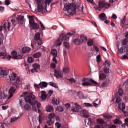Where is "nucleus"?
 Wrapping results in <instances>:
<instances>
[{
  "mask_svg": "<svg viewBox=\"0 0 128 128\" xmlns=\"http://www.w3.org/2000/svg\"><path fill=\"white\" fill-rule=\"evenodd\" d=\"M22 97L25 96L24 99L26 102H28L32 106V110L35 112H38V108L39 112H40V103L36 100V96L32 93H28V92H25L22 94Z\"/></svg>",
  "mask_w": 128,
  "mask_h": 128,
  "instance_id": "nucleus-1",
  "label": "nucleus"
},
{
  "mask_svg": "<svg viewBox=\"0 0 128 128\" xmlns=\"http://www.w3.org/2000/svg\"><path fill=\"white\" fill-rule=\"evenodd\" d=\"M16 74L12 73L9 76V78L11 82H14L16 80V82L13 84V86L9 90V94H10L8 100H10L14 96V92H16V90L22 87V82H20V77H17Z\"/></svg>",
  "mask_w": 128,
  "mask_h": 128,
  "instance_id": "nucleus-2",
  "label": "nucleus"
},
{
  "mask_svg": "<svg viewBox=\"0 0 128 128\" xmlns=\"http://www.w3.org/2000/svg\"><path fill=\"white\" fill-rule=\"evenodd\" d=\"M128 39H125L122 42V49H120V48L118 47V52L117 53L118 56H120V54H122L126 52V56H124L122 57V60H128Z\"/></svg>",
  "mask_w": 128,
  "mask_h": 128,
  "instance_id": "nucleus-3",
  "label": "nucleus"
},
{
  "mask_svg": "<svg viewBox=\"0 0 128 128\" xmlns=\"http://www.w3.org/2000/svg\"><path fill=\"white\" fill-rule=\"evenodd\" d=\"M52 2V0H46V1L38 0L37 2L38 12H42L44 10V8H46L48 6H50V2Z\"/></svg>",
  "mask_w": 128,
  "mask_h": 128,
  "instance_id": "nucleus-4",
  "label": "nucleus"
},
{
  "mask_svg": "<svg viewBox=\"0 0 128 128\" xmlns=\"http://www.w3.org/2000/svg\"><path fill=\"white\" fill-rule=\"evenodd\" d=\"M28 18H29V22L30 26V28L32 30H36L40 28V25L36 23L34 21V16H28Z\"/></svg>",
  "mask_w": 128,
  "mask_h": 128,
  "instance_id": "nucleus-5",
  "label": "nucleus"
},
{
  "mask_svg": "<svg viewBox=\"0 0 128 128\" xmlns=\"http://www.w3.org/2000/svg\"><path fill=\"white\" fill-rule=\"evenodd\" d=\"M110 8V5L108 3L104 2L102 1H100L98 3V6L96 5L95 8L100 12L102 8Z\"/></svg>",
  "mask_w": 128,
  "mask_h": 128,
  "instance_id": "nucleus-6",
  "label": "nucleus"
},
{
  "mask_svg": "<svg viewBox=\"0 0 128 128\" xmlns=\"http://www.w3.org/2000/svg\"><path fill=\"white\" fill-rule=\"evenodd\" d=\"M0 56H4V58H6L8 60H10V58H12L13 60H22V56L17 55L16 56L12 57L10 56H8L6 52L0 53Z\"/></svg>",
  "mask_w": 128,
  "mask_h": 128,
  "instance_id": "nucleus-7",
  "label": "nucleus"
},
{
  "mask_svg": "<svg viewBox=\"0 0 128 128\" xmlns=\"http://www.w3.org/2000/svg\"><path fill=\"white\" fill-rule=\"evenodd\" d=\"M116 104H120L118 105V108L119 110H122L123 112H124L125 114V116H128V113L126 114V112H125L124 110H126V105L124 104V103L122 104V98H118L116 100Z\"/></svg>",
  "mask_w": 128,
  "mask_h": 128,
  "instance_id": "nucleus-8",
  "label": "nucleus"
},
{
  "mask_svg": "<svg viewBox=\"0 0 128 128\" xmlns=\"http://www.w3.org/2000/svg\"><path fill=\"white\" fill-rule=\"evenodd\" d=\"M66 8L69 14H72L76 11V5L74 4H68L65 5Z\"/></svg>",
  "mask_w": 128,
  "mask_h": 128,
  "instance_id": "nucleus-9",
  "label": "nucleus"
},
{
  "mask_svg": "<svg viewBox=\"0 0 128 128\" xmlns=\"http://www.w3.org/2000/svg\"><path fill=\"white\" fill-rule=\"evenodd\" d=\"M12 26V24L7 21L5 22L3 25V26H0V32H2V29L4 30H6L7 32H10V26Z\"/></svg>",
  "mask_w": 128,
  "mask_h": 128,
  "instance_id": "nucleus-10",
  "label": "nucleus"
},
{
  "mask_svg": "<svg viewBox=\"0 0 128 128\" xmlns=\"http://www.w3.org/2000/svg\"><path fill=\"white\" fill-rule=\"evenodd\" d=\"M69 40H70V38L68 37V36H64V35L61 36L57 40V42H56L57 46H62L63 40L65 42H68Z\"/></svg>",
  "mask_w": 128,
  "mask_h": 128,
  "instance_id": "nucleus-11",
  "label": "nucleus"
},
{
  "mask_svg": "<svg viewBox=\"0 0 128 128\" xmlns=\"http://www.w3.org/2000/svg\"><path fill=\"white\" fill-rule=\"evenodd\" d=\"M82 86H92V84L90 83V79L84 78L82 80Z\"/></svg>",
  "mask_w": 128,
  "mask_h": 128,
  "instance_id": "nucleus-12",
  "label": "nucleus"
},
{
  "mask_svg": "<svg viewBox=\"0 0 128 128\" xmlns=\"http://www.w3.org/2000/svg\"><path fill=\"white\" fill-rule=\"evenodd\" d=\"M34 40L38 44V46H42V41L40 39V33H37L34 36Z\"/></svg>",
  "mask_w": 128,
  "mask_h": 128,
  "instance_id": "nucleus-13",
  "label": "nucleus"
},
{
  "mask_svg": "<svg viewBox=\"0 0 128 128\" xmlns=\"http://www.w3.org/2000/svg\"><path fill=\"white\" fill-rule=\"evenodd\" d=\"M54 72V76H56L57 78H62L64 76L62 72L60 69H56Z\"/></svg>",
  "mask_w": 128,
  "mask_h": 128,
  "instance_id": "nucleus-14",
  "label": "nucleus"
},
{
  "mask_svg": "<svg viewBox=\"0 0 128 128\" xmlns=\"http://www.w3.org/2000/svg\"><path fill=\"white\" fill-rule=\"evenodd\" d=\"M16 20L20 24H24V19L22 16H18V17H16Z\"/></svg>",
  "mask_w": 128,
  "mask_h": 128,
  "instance_id": "nucleus-15",
  "label": "nucleus"
},
{
  "mask_svg": "<svg viewBox=\"0 0 128 128\" xmlns=\"http://www.w3.org/2000/svg\"><path fill=\"white\" fill-rule=\"evenodd\" d=\"M82 116L85 118H88L90 115L88 114V112L86 110L82 111L80 112Z\"/></svg>",
  "mask_w": 128,
  "mask_h": 128,
  "instance_id": "nucleus-16",
  "label": "nucleus"
},
{
  "mask_svg": "<svg viewBox=\"0 0 128 128\" xmlns=\"http://www.w3.org/2000/svg\"><path fill=\"white\" fill-rule=\"evenodd\" d=\"M77 96H78L80 100H84V95L82 91L77 92Z\"/></svg>",
  "mask_w": 128,
  "mask_h": 128,
  "instance_id": "nucleus-17",
  "label": "nucleus"
},
{
  "mask_svg": "<svg viewBox=\"0 0 128 128\" xmlns=\"http://www.w3.org/2000/svg\"><path fill=\"white\" fill-rule=\"evenodd\" d=\"M48 84L46 82H42L40 84V88H48Z\"/></svg>",
  "mask_w": 128,
  "mask_h": 128,
  "instance_id": "nucleus-18",
  "label": "nucleus"
},
{
  "mask_svg": "<svg viewBox=\"0 0 128 128\" xmlns=\"http://www.w3.org/2000/svg\"><path fill=\"white\" fill-rule=\"evenodd\" d=\"M0 74L1 76H6L8 74V72L6 70H2L0 68Z\"/></svg>",
  "mask_w": 128,
  "mask_h": 128,
  "instance_id": "nucleus-19",
  "label": "nucleus"
},
{
  "mask_svg": "<svg viewBox=\"0 0 128 128\" xmlns=\"http://www.w3.org/2000/svg\"><path fill=\"white\" fill-rule=\"evenodd\" d=\"M99 18L100 20L104 22V20H106V16L104 14H102L99 15Z\"/></svg>",
  "mask_w": 128,
  "mask_h": 128,
  "instance_id": "nucleus-20",
  "label": "nucleus"
},
{
  "mask_svg": "<svg viewBox=\"0 0 128 128\" xmlns=\"http://www.w3.org/2000/svg\"><path fill=\"white\" fill-rule=\"evenodd\" d=\"M110 84V79H106V82H104L102 84V86L104 88H108Z\"/></svg>",
  "mask_w": 128,
  "mask_h": 128,
  "instance_id": "nucleus-21",
  "label": "nucleus"
},
{
  "mask_svg": "<svg viewBox=\"0 0 128 128\" xmlns=\"http://www.w3.org/2000/svg\"><path fill=\"white\" fill-rule=\"evenodd\" d=\"M30 52V48L28 47H24L22 49V52L23 54H26Z\"/></svg>",
  "mask_w": 128,
  "mask_h": 128,
  "instance_id": "nucleus-22",
  "label": "nucleus"
},
{
  "mask_svg": "<svg viewBox=\"0 0 128 128\" xmlns=\"http://www.w3.org/2000/svg\"><path fill=\"white\" fill-rule=\"evenodd\" d=\"M99 78L100 80H104L106 78V75L104 73L99 74Z\"/></svg>",
  "mask_w": 128,
  "mask_h": 128,
  "instance_id": "nucleus-23",
  "label": "nucleus"
},
{
  "mask_svg": "<svg viewBox=\"0 0 128 128\" xmlns=\"http://www.w3.org/2000/svg\"><path fill=\"white\" fill-rule=\"evenodd\" d=\"M6 96H7L4 92H0V100H4V98H6Z\"/></svg>",
  "mask_w": 128,
  "mask_h": 128,
  "instance_id": "nucleus-24",
  "label": "nucleus"
},
{
  "mask_svg": "<svg viewBox=\"0 0 128 128\" xmlns=\"http://www.w3.org/2000/svg\"><path fill=\"white\" fill-rule=\"evenodd\" d=\"M42 54L41 52H38L33 54V57L34 58H40L42 56Z\"/></svg>",
  "mask_w": 128,
  "mask_h": 128,
  "instance_id": "nucleus-25",
  "label": "nucleus"
},
{
  "mask_svg": "<svg viewBox=\"0 0 128 128\" xmlns=\"http://www.w3.org/2000/svg\"><path fill=\"white\" fill-rule=\"evenodd\" d=\"M52 54L54 58H58V51L56 49H52Z\"/></svg>",
  "mask_w": 128,
  "mask_h": 128,
  "instance_id": "nucleus-26",
  "label": "nucleus"
},
{
  "mask_svg": "<svg viewBox=\"0 0 128 128\" xmlns=\"http://www.w3.org/2000/svg\"><path fill=\"white\" fill-rule=\"evenodd\" d=\"M24 108L26 110H27V112H30V110H32V106L28 104H26L24 106Z\"/></svg>",
  "mask_w": 128,
  "mask_h": 128,
  "instance_id": "nucleus-27",
  "label": "nucleus"
},
{
  "mask_svg": "<svg viewBox=\"0 0 128 128\" xmlns=\"http://www.w3.org/2000/svg\"><path fill=\"white\" fill-rule=\"evenodd\" d=\"M18 118H20V117H13L11 119V122H10L8 124V126H12V122H16V120H18Z\"/></svg>",
  "mask_w": 128,
  "mask_h": 128,
  "instance_id": "nucleus-28",
  "label": "nucleus"
},
{
  "mask_svg": "<svg viewBox=\"0 0 128 128\" xmlns=\"http://www.w3.org/2000/svg\"><path fill=\"white\" fill-rule=\"evenodd\" d=\"M52 103L54 104H56V106L60 104V99L58 98H53Z\"/></svg>",
  "mask_w": 128,
  "mask_h": 128,
  "instance_id": "nucleus-29",
  "label": "nucleus"
},
{
  "mask_svg": "<svg viewBox=\"0 0 128 128\" xmlns=\"http://www.w3.org/2000/svg\"><path fill=\"white\" fill-rule=\"evenodd\" d=\"M112 64V62L108 60H106L105 62L104 63V66H105V68H110V65Z\"/></svg>",
  "mask_w": 128,
  "mask_h": 128,
  "instance_id": "nucleus-30",
  "label": "nucleus"
},
{
  "mask_svg": "<svg viewBox=\"0 0 128 128\" xmlns=\"http://www.w3.org/2000/svg\"><path fill=\"white\" fill-rule=\"evenodd\" d=\"M56 118V114L54 113H51L48 116V120H52V118Z\"/></svg>",
  "mask_w": 128,
  "mask_h": 128,
  "instance_id": "nucleus-31",
  "label": "nucleus"
},
{
  "mask_svg": "<svg viewBox=\"0 0 128 128\" xmlns=\"http://www.w3.org/2000/svg\"><path fill=\"white\" fill-rule=\"evenodd\" d=\"M46 111L48 112H54V107L52 106H48L46 108Z\"/></svg>",
  "mask_w": 128,
  "mask_h": 128,
  "instance_id": "nucleus-32",
  "label": "nucleus"
},
{
  "mask_svg": "<svg viewBox=\"0 0 128 128\" xmlns=\"http://www.w3.org/2000/svg\"><path fill=\"white\" fill-rule=\"evenodd\" d=\"M49 86H52V88H58V86L56 83L50 82Z\"/></svg>",
  "mask_w": 128,
  "mask_h": 128,
  "instance_id": "nucleus-33",
  "label": "nucleus"
},
{
  "mask_svg": "<svg viewBox=\"0 0 128 128\" xmlns=\"http://www.w3.org/2000/svg\"><path fill=\"white\" fill-rule=\"evenodd\" d=\"M46 93H44V92H42V100H46Z\"/></svg>",
  "mask_w": 128,
  "mask_h": 128,
  "instance_id": "nucleus-34",
  "label": "nucleus"
},
{
  "mask_svg": "<svg viewBox=\"0 0 128 128\" xmlns=\"http://www.w3.org/2000/svg\"><path fill=\"white\" fill-rule=\"evenodd\" d=\"M74 44L76 46H78L82 44V41L80 39H76L74 40Z\"/></svg>",
  "mask_w": 128,
  "mask_h": 128,
  "instance_id": "nucleus-35",
  "label": "nucleus"
},
{
  "mask_svg": "<svg viewBox=\"0 0 128 128\" xmlns=\"http://www.w3.org/2000/svg\"><path fill=\"white\" fill-rule=\"evenodd\" d=\"M80 39L82 40V42H86L88 41V38L82 35L81 36Z\"/></svg>",
  "mask_w": 128,
  "mask_h": 128,
  "instance_id": "nucleus-36",
  "label": "nucleus"
},
{
  "mask_svg": "<svg viewBox=\"0 0 128 128\" xmlns=\"http://www.w3.org/2000/svg\"><path fill=\"white\" fill-rule=\"evenodd\" d=\"M97 122H98V124H104V121L102 119L97 120Z\"/></svg>",
  "mask_w": 128,
  "mask_h": 128,
  "instance_id": "nucleus-37",
  "label": "nucleus"
},
{
  "mask_svg": "<svg viewBox=\"0 0 128 128\" xmlns=\"http://www.w3.org/2000/svg\"><path fill=\"white\" fill-rule=\"evenodd\" d=\"M63 72L64 74H68V72H70V68H64Z\"/></svg>",
  "mask_w": 128,
  "mask_h": 128,
  "instance_id": "nucleus-38",
  "label": "nucleus"
},
{
  "mask_svg": "<svg viewBox=\"0 0 128 128\" xmlns=\"http://www.w3.org/2000/svg\"><path fill=\"white\" fill-rule=\"evenodd\" d=\"M90 84H92H92H94V86H98V84L96 82L92 79H90Z\"/></svg>",
  "mask_w": 128,
  "mask_h": 128,
  "instance_id": "nucleus-39",
  "label": "nucleus"
},
{
  "mask_svg": "<svg viewBox=\"0 0 128 128\" xmlns=\"http://www.w3.org/2000/svg\"><path fill=\"white\" fill-rule=\"evenodd\" d=\"M64 46H65L66 48H67L68 50L70 48V44H68V42H66L64 43Z\"/></svg>",
  "mask_w": 128,
  "mask_h": 128,
  "instance_id": "nucleus-40",
  "label": "nucleus"
},
{
  "mask_svg": "<svg viewBox=\"0 0 128 128\" xmlns=\"http://www.w3.org/2000/svg\"><path fill=\"white\" fill-rule=\"evenodd\" d=\"M118 94L120 96H124V90L122 88L120 89Z\"/></svg>",
  "mask_w": 128,
  "mask_h": 128,
  "instance_id": "nucleus-41",
  "label": "nucleus"
},
{
  "mask_svg": "<svg viewBox=\"0 0 128 128\" xmlns=\"http://www.w3.org/2000/svg\"><path fill=\"white\" fill-rule=\"evenodd\" d=\"M88 46H94V40H90L88 42Z\"/></svg>",
  "mask_w": 128,
  "mask_h": 128,
  "instance_id": "nucleus-42",
  "label": "nucleus"
},
{
  "mask_svg": "<svg viewBox=\"0 0 128 128\" xmlns=\"http://www.w3.org/2000/svg\"><path fill=\"white\" fill-rule=\"evenodd\" d=\"M84 106H86V108H92V106H92V104H88V103H84Z\"/></svg>",
  "mask_w": 128,
  "mask_h": 128,
  "instance_id": "nucleus-43",
  "label": "nucleus"
},
{
  "mask_svg": "<svg viewBox=\"0 0 128 128\" xmlns=\"http://www.w3.org/2000/svg\"><path fill=\"white\" fill-rule=\"evenodd\" d=\"M34 62V58L30 57L28 58V62H29V64H32Z\"/></svg>",
  "mask_w": 128,
  "mask_h": 128,
  "instance_id": "nucleus-44",
  "label": "nucleus"
},
{
  "mask_svg": "<svg viewBox=\"0 0 128 128\" xmlns=\"http://www.w3.org/2000/svg\"><path fill=\"white\" fill-rule=\"evenodd\" d=\"M76 30H74L72 32H68V36H74V34H76Z\"/></svg>",
  "mask_w": 128,
  "mask_h": 128,
  "instance_id": "nucleus-45",
  "label": "nucleus"
},
{
  "mask_svg": "<svg viewBox=\"0 0 128 128\" xmlns=\"http://www.w3.org/2000/svg\"><path fill=\"white\" fill-rule=\"evenodd\" d=\"M72 112H80V110L76 107H72Z\"/></svg>",
  "mask_w": 128,
  "mask_h": 128,
  "instance_id": "nucleus-46",
  "label": "nucleus"
},
{
  "mask_svg": "<svg viewBox=\"0 0 128 128\" xmlns=\"http://www.w3.org/2000/svg\"><path fill=\"white\" fill-rule=\"evenodd\" d=\"M33 68H35L36 70H38V68H40V65L38 64H34L33 65Z\"/></svg>",
  "mask_w": 128,
  "mask_h": 128,
  "instance_id": "nucleus-47",
  "label": "nucleus"
},
{
  "mask_svg": "<svg viewBox=\"0 0 128 128\" xmlns=\"http://www.w3.org/2000/svg\"><path fill=\"white\" fill-rule=\"evenodd\" d=\"M57 111L59 112H64V108L62 107H58L57 108Z\"/></svg>",
  "mask_w": 128,
  "mask_h": 128,
  "instance_id": "nucleus-48",
  "label": "nucleus"
},
{
  "mask_svg": "<svg viewBox=\"0 0 128 128\" xmlns=\"http://www.w3.org/2000/svg\"><path fill=\"white\" fill-rule=\"evenodd\" d=\"M104 72L105 74H110V68L105 67L104 68Z\"/></svg>",
  "mask_w": 128,
  "mask_h": 128,
  "instance_id": "nucleus-49",
  "label": "nucleus"
},
{
  "mask_svg": "<svg viewBox=\"0 0 128 128\" xmlns=\"http://www.w3.org/2000/svg\"><path fill=\"white\" fill-rule=\"evenodd\" d=\"M102 58V56L100 55H98L96 57V60L97 62H100V58Z\"/></svg>",
  "mask_w": 128,
  "mask_h": 128,
  "instance_id": "nucleus-50",
  "label": "nucleus"
},
{
  "mask_svg": "<svg viewBox=\"0 0 128 128\" xmlns=\"http://www.w3.org/2000/svg\"><path fill=\"white\" fill-rule=\"evenodd\" d=\"M75 106H76V108L78 110H82V107L80 105H78V104H75Z\"/></svg>",
  "mask_w": 128,
  "mask_h": 128,
  "instance_id": "nucleus-51",
  "label": "nucleus"
},
{
  "mask_svg": "<svg viewBox=\"0 0 128 128\" xmlns=\"http://www.w3.org/2000/svg\"><path fill=\"white\" fill-rule=\"evenodd\" d=\"M44 120V118H42V116L40 115L39 116V122L40 124H42V121Z\"/></svg>",
  "mask_w": 128,
  "mask_h": 128,
  "instance_id": "nucleus-52",
  "label": "nucleus"
},
{
  "mask_svg": "<svg viewBox=\"0 0 128 128\" xmlns=\"http://www.w3.org/2000/svg\"><path fill=\"white\" fill-rule=\"evenodd\" d=\"M53 94H54V90H50V92H48V96H50V97L52 96Z\"/></svg>",
  "mask_w": 128,
  "mask_h": 128,
  "instance_id": "nucleus-53",
  "label": "nucleus"
},
{
  "mask_svg": "<svg viewBox=\"0 0 128 128\" xmlns=\"http://www.w3.org/2000/svg\"><path fill=\"white\" fill-rule=\"evenodd\" d=\"M104 118L106 120H110V118H112V117L110 115H106L104 116Z\"/></svg>",
  "mask_w": 128,
  "mask_h": 128,
  "instance_id": "nucleus-54",
  "label": "nucleus"
},
{
  "mask_svg": "<svg viewBox=\"0 0 128 128\" xmlns=\"http://www.w3.org/2000/svg\"><path fill=\"white\" fill-rule=\"evenodd\" d=\"M47 124L48 126H52V120H48L47 122Z\"/></svg>",
  "mask_w": 128,
  "mask_h": 128,
  "instance_id": "nucleus-55",
  "label": "nucleus"
},
{
  "mask_svg": "<svg viewBox=\"0 0 128 128\" xmlns=\"http://www.w3.org/2000/svg\"><path fill=\"white\" fill-rule=\"evenodd\" d=\"M94 48L96 52H100V49L98 48V46H96V45L94 46Z\"/></svg>",
  "mask_w": 128,
  "mask_h": 128,
  "instance_id": "nucleus-56",
  "label": "nucleus"
},
{
  "mask_svg": "<svg viewBox=\"0 0 128 128\" xmlns=\"http://www.w3.org/2000/svg\"><path fill=\"white\" fill-rule=\"evenodd\" d=\"M40 24L42 30H46V27H44V24L40 22Z\"/></svg>",
  "mask_w": 128,
  "mask_h": 128,
  "instance_id": "nucleus-57",
  "label": "nucleus"
},
{
  "mask_svg": "<svg viewBox=\"0 0 128 128\" xmlns=\"http://www.w3.org/2000/svg\"><path fill=\"white\" fill-rule=\"evenodd\" d=\"M5 8L4 6H0V12H4Z\"/></svg>",
  "mask_w": 128,
  "mask_h": 128,
  "instance_id": "nucleus-58",
  "label": "nucleus"
},
{
  "mask_svg": "<svg viewBox=\"0 0 128 128\" xmlns=\"http://www.w3.org/2000/svg\"><path fill=\"white\" fill-rule=\"evenodd\" d=\"M51 68H53L54 70V68H56V64L52 63L51 64Z\"/></svg>",
  "mask_w": 128,
  "mask_h": 128,
  "instance_id": "nucleus-59",
  "label": "nucleus"
},
{
  "mask_svg": "<svg viewBox=\"0 0 128 128\" xmlns=\"http://www.w3.org/2000/svg\"><path fill=\"white\" fill-rule=\"evenodd\" d=\"M6 6H8L10 4V2L8 0H6L5 1Z\"/></svg>",
  "mask_w": 128,
  "mask_h": 128,
  "instance_id": "nucleus-60",
  "label": "nucleus"
},
{
  "mask_svg": "<svg viewBox=\"0 0 128 128\" xmlns=\"http://www.w3.org/2000/svg\"><path fill=\"white\" fill-rule=\"evenodd\" d=\"M12 54L13 56H18V52H16L13 51L12 52Z\"/></svg>",
  "mask_w": 128,
  "mask_h": 128,
  "instance_id": "nucleus-61",
  "label": "nucleus"
},
{
  "mask_svg": "<svg viewBox=\"0 0 128 128\" xmlns=\"http://www.w3.org/2000/svg\"><path fill=\"white\" fill-rule=\"evenodd\" d=\"M63 52H64V58H66V56H68V52L66 51V50H64Z\"/></svg>",
  "mask_w": 128,
  "mask_h": 128,
  "instance_id": "nucleus-62",
  "label": "nucleus"
},
{
  "mask_svg": "<svg viewBox=\"0 0 128 128\" xmlns=\"http://www.w3.org/2000/svg\"><path fill=\"white\" fill-rule=\"evenodd\" d=\"M68 80L70 82H74V84H76V80L74 78L68 79Z\"/></svg>",
  "mask_w": 128,
  "mask_h": 128,
  "instance_id": "nucleus-63",
  "label": "nucleus"
},
{
  "mask_svg": "<svg viewBox=\"0 0 128 128\" xmlns=\"http://www.w3.org/2000/svg\"><path fill=\"white\" fill-rule=\"evenodd\" d=\"M95 128H104V126H100V125H96L95 126Z\"/></svg>",
  "mask_w": 128,
  "mask_h": 128,
  "instance_id": "nucleus-64",
  "label": "nucleus"
}]
</instances>
